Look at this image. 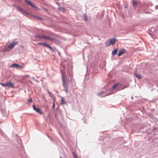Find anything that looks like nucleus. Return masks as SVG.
<instances>
[{
  "label": "nucleus",
  "instance_id": "a19ab883",
  "mask_svg": "<svg viewBox=\"0 0 158 158\" xmlns=\"http://www.w3.org/2000/svg\"><path fill=\"white\" fill-rule=\"evenodd\" d=\"M110 94H110H110H108L107 95H110Z\"/></svg>",
  "mask_w": 158,
  "mask_h": 158
},
{
  "label": "nucleus",
  "instance_id": "5701e85b",
  "mask_svg": "<svg viewBox=\"0 0 158 158\" xmlns=\"http://www.w3.org/2000/svg\"><path fill=\"white\" fill-rule=\"evenodd\" d=\"M46 43H38V44L45 47Z\"/></svg>",
  "mask_w": 158,
  "mask_h": 158
},
{
  "label": "nucleus",
  "instance_id": "bb28decb",
  "mask_svg": "<svg viewBox=\"0 0 158 158\" xmlns=\"http://www.w3.org/2000/svg\"><path fill=\"white\" fill-rule=\"evenodd\" d=\"M104 91H102L97 94L98 96H100L102 95L104 93Z\"/></svg>",
  "mask_w": 158,
  "mask_h": 158
},
{
  "label": "nucleus",
  "instance_id": "37998d69",
  "mask_svg": "<svg viewBox=\"0 0 158 158\" xmlns=\"http://www.w3.org/2000/svg\"><path fill=\"white\" fill-rule=\"evenodd\" d=\"M30 83H31V81H30Z\"/></svg>",
  "mask_w": 158,
  "mask_h": 158
},
{
  "label": "nucleus",
  "instance_id": "ea45409f",
  "mask_svg": "<svg viewBox=\"0 0 158 158\" xmlns=\"http://www.w3.org/2000/svg\"><path fill=\"white\" fill-rule=\"evenodd\" d=\"M131 99H133V97L132 96L131 98Z\"/></svg>",
  "mask_w": 158,
  "mask_h": 158
},
{
  "label": "nucleus",
  "instance_id": "c9c22d12",
  "mask_svg": "<svg viewBox=\"0 0 158 158\" xmlns=\"http://www.w3.org/2000/svg\"><path fill=\"white\" fill-rule=\"evenodd\" d=\"M51 35H54V34L53 33H51Z\"/></svg>",
  "mask_w": 158,
  "mask_h": 158
},
{
  "label": "nucleus",
  "instance_id": "6e6552de",
  "mask_svg": "<svg viewBox=\"0 0 158 158\" xmlns=\"http://www.w3.org/2000/svg\"><path fill=\"white\" fill-rule=\"evenodd\" d=\"M155 31V28L153 27H151L147 31V33L151 36L152 35V33L154 32Z\"/></svg>",
  "mask_w": 158,
  "mask_h": 158
},
{
  "label": "nucleus",
  "instance_id": "a211bd4d",
  "mask_svg": "<svg viewBox=\"0 0 158 158\" xmlns=\"http://www.w3.org/2000/svg\"><path fill=\"white\" fill-rule=\"evenodd\" d=\"M132 3L133 4V6L134 7H135L137 5V3L135 1V0L132 1Z\"/></svg>",
  "mask_w": 158,
  "mask_h": 158
},
{
  "label": "nucleus",
  "instance_id": "4be33fe9",
  "mask_svg": "<svg viewBox=\"0 0 158 158\" xmlns=\"http://www.w3.org/2000/svg\"><path fill=\"white\" fill-rule=\"evenodd\" d=\"M45 47H48V48H49L51 50H53V48H52L51 47L49 44H47L46 43V45L45 46Z\"/></svg>",
  "mask_w": 158,
  "mask_h": 158
},
{
  "label": "nucleus",
  "instance_id": "412c9836",
  "mask_svg": "<svg viewBox=\"0 0 158 158\" xmlns=\"http://www.w3.org/2000/svg\"><path fill=\"white\" fill-rule=\"evenodd\" d=\"M72 153L74 158H77V157L76 155V154L75 152H72Z\"/></svg>",
  "mask_w": 158,
  "mask_h": 158
},
{
  "label": "nucleus",
  "instance_id": "20e7f679",
  "mask_svg": "<svg viewBox=\"0 0 158 158\" xmlns=\"http://www.w3.org/2000/svg\"><path fill=\"white\" fill-rule=\"evenodd\" d=\"M33 110L35 111L37 113L40 114H43V112L41 111L40 109L38 107H36L34 105L32 106Z\"/></svg>",
  "mask_w": 158,
  "mask_h": 158
},
{
  "label": "nucleus",
  "instance_id": "423d86ee",
  "mask_svg": "<svg viewBox=\"0 0 158 158\" xmlns=\"http://www.w3.org/2000/svg\"><path fill=\"white\" fill-rule=\"evenodd\" d=\"M10 68L15 67L16 68H22V66L20 65L19 64L16 63H13L11 64L9 67Z\"/></svg>",
  "mask_w": 158,
  "mask_h": 158
},
{
  "label": "nucleus",
  "instance_id": "2f4dec72",
  "mask_svg": "<svg viewBox=\"0 0 158 158\" xmlns=\"http://www.w3.org/2000/svg\"><path fill=\"white\" fill-rule=\"evenodd\" d=\"M55 107V103H54V102L53 103V106H52L53 109H54Z\"/></svg>",
  "mask_w": 158,
  "mask_h": 158
},
{
  "label": "nucleus",
  "instance_id": "6ab92c4d",
  "mask_svg": "<svg viewBox=\"0 0 158 158\" xmlns=\"http://www.w3.org/2000/svg\"><path fill=\"white\" fill-rule=\"evenodd\" d=\"M33 16L35 18L39 20L40 21H42L43 20V19L39 16H37L34 15Z\"/></svg>",
  "mask_w": 158,
  "mask_h": 158
},
{
  "label": "nucleus",
  "instance_id": "a878e982",
  "mask_svg": "<svg viewBox=\"0 0 158 158\" xmlns=\"http://www.w3.org/2000/svg\"><path fill=\"white\" fill-rule=\"evenodd\" d=\"M56 44H59L60 43V42L58 40L55 39L54 41Z\"/></svg>",
  "mask_w": 158,
  "mask_h": 158
},
{
  "label": "nucleus",
  "instance_id": "39448f33",
  "mask_svg": "<svg viewBox=\"0 0 158 158\" xmlns=\"http://www.w3.org/2000/svg\"><path fill=\"white\" fill-rule=\"evenodd\" d=\"M18 44V42L17 41H13L11 43H10L9 45V48L10 49H11L13 48L14 46L17 44Z\"/></svg>",
  "mask_w": 158,
  "mask_h": 158
},
{
  "label": "nucleus",
  "instance_id": "4c0bfd02",
  "mask_svg": "<svg viewBox=\"0 0 158 158\" xmlns=\"http://www.w3.org/2000/svg\"><path fill=\"white\" fill-rule=\"evenodd\" d=\"M58 52L59 55V56H60V53L59 52Z\"/></svg>",
  "mask_w": 158,
  "mask_h": 158
},
{
  "label": "nucleus",
  "instance_id": "72a5a7b5",
  "mask_svg": "<svg viewBox=\"0 0 158 158\" xmlns=\"http://www.w3.org/2000/svg\"><path fill=\"white\" fill-rule=\"evenodd\" d=\"M31 79H33V80H34L35 81V77H32L31 78Z\"/></svg>",
  "mask_w": 158,
  "mask_h": 158
},
{
  "label": "nucleus",
  "instance_id": "f03ea898",
  "mask_svg": "<svg viewBox=\"0 0 158 158\" xmlns=\"http://www.w3.org/2000/svg\"><path fill=\"white\" fill-rule=\"evenodd\" d=\"M16 8L17 9V10H19V11L20 12V13L23 15H24L25 14L27 15H30V14L29 13L26 12L25 10H23L21 8L19 7L18 6H16Z\"/></svg>",
  "mask_w": 158,
  "mask_h": 158
},
{
  "label": "nucleus",
  "instance_id": "58836bf2",
  "mask_svg": "<svg viewBox=\"0 0 158 158\" xmlns=\"http://www.w3.org/2000/svg\"><path fill=\"white\" fill-rule=\"evenodd\" d=\"M35 81H36V82H39V81H38L37 80H35Z\"/></svg>",
  "mask_w": 158,
  "mask_h": 158
},
{
  "label": "nucleus",
  "instance_id": "9b49d317",
  "mask_svg": "<svg viewBox=\"0 0 158 158\" xmlns=\"http://www.w3.org/2000/svg\"><path fill=\"white\" fill-rule=\"evenodd\" d=\"M119 83H116L115 84H114V85H113L112 86L110 89H109L110 91H112L113 89L115 88L117 86H118V85H119Z\"/></svg>",
  "mask_w": 158,
  "mask_h": 158
},
{
  "label": "nucleus",
  "instance_id": "f8f14e48",
  "mask_svg": "<svg viewBox=\"0 0 158 158\" xmlns=\"http://www.w3.org/2000/svg\"><path fill=\"white\" fill-rule=\"evenodd\" d=\"M109 41L111 44L113 45L115 43L116 41V39L115 38H112L110 39Z\"/></svg>",
  "mask_w": 158,
  "mask_h": 158
},
{
  "label": "nucleus",
  "instance_id": "aec40b11",
  "mask_svg": "<svg viewBox=\"0 0 158 158\" xmlns=\"http://www.w3.org/2000/svg\"><path fill=\"white\" fill-rule=\"evenodd\" d=\"M111 44L110 43V42L109 41V40H107L106 43V47H108V46H109L110 45H111Z\"/></svg>",
  "mask_w": 158,
  "mask_h": 158
},
{
  "label": "nucleus",
  "instance_id": "4468645a",
  "mask_svg": "<svg viewBox=\"0 0 158 158\" xmlns=\"http://www.w3.org/2000/svg\"><path fill=\"white\" fill-rule=\"evenodd\" d=\"M10 48H9V46L8 47L6 48H5L3 49L2 50V51L3 52H8L9 51Z\"/></svg>",
  "mask_w": 158,
  "mask_h": 158
},
{
  "label": "nucleus",
  "instance_id": "2eb2a0df",
  "mask_svg": "<svg viewBox=\"0 0 158 158\" xmlns=\"http://www.w3.org/2000/svg\"><path fill=\"white\" fill-rule=\"evenodd\" d=\"M134 75L138 79H140L141 78V76L139 74L136 73V72L134 73Z\"/></svg>",
  "mask_w": 158,
  "mask_h": 158
},
{
  "label": "nucleus",
  "instance_id": "393cba45",
  "mask_svg": "<svg viewBox=\"0 0 158 158\" xmlns=\"http://www.w3.org/2000/svg\"><path fill=\"white\" fill-rule=\"evenodd\" d=\"M1 85L3 87H7V82L5 83H0Z\"/></svg>",
  "mask_w": 158,
  "mask_h": 158
},
{
  "label": "nucleus",
  "instance_id": "e433bc0d",
  "mask_svg": "<svg viewBox=\"0 0 158 158\" xmlns=\"http://www.w3.org/2000/svg\"><path fill=\"white\" fill-rule=\"evenodd\" d=\"M124 8H127V6H124Z\"/></svg>",
  "mask_w": 158,
  "mask_h": 158
},
{
  "label": "nucleus",
  "instance_id": "f704fd0d",
  "mask_svg": "<svg viewBox=\"0 0 158 158\" xmlns=\"http://www.w3.org/2000/svg\"><path fill=\"white\" fill-rule=\"evenodd\" d=\"M56 3L58 6H60V4L58 2H56Z\"/></svg>",
  "mask_w": 158,
  "mask_h": 158
},
{
  "label": "nucleus",
  "instance_id": "f3484780",
  "mask_svg": "<svg viewBox=\"0 0 158 158\" xmlns=\"http://www.w3.org/2000/svg\"><path fill=\"white\" fill-rule=\"evenodd\" d=\"M55 39H54L53 38H52L50 37L49 36H46V40H51L52 41H54V40Z\"/></svg>",
  "mask_w": 158,
  "mask_h": 158
},
{
  "label": "nucleus",
  "instance_id": "dca6fc26",
  "mask_svg": "<svg viewBox=\"0 0 158 158\" xmlns=\"http://www.w3.org/2000/svg\"><path fill=\"white\" fill-rule=\"evenodd\" d=\"M59 10L61 11L62 12H64L65 10V9L63 7L59 6L58 8Z\"/></svg>",
  "mask_w": 158,
  "mask_h": 158
},
{
  "label": "nucleus",
  "instance_id": "1a4fd4ad",
  "mask_svg": "<svg viewBox=\"0 0 158 158\" xmlns=\"http://www.w3.org/2000/svg\"><path fill=\"white\" fill-rule=\"evenodd\" d=\"M7 87L8 88L10 87L11 88H15V85L14 83L11 82H7Z\"/></svg>",
  "mask_w": 158,
  "mask_h": 158
},
{
  "label": "nucleus",
  "instance_id": "ddd939ff",
  "mask_svg": "<svg viewBox=\"0 0 158 158\" xmlns=\"http://www.w3.org/2000/svg\"><path fill=\"white\" fill-rule=\"evenodd\" d=\"M117 52H118L117 48H115V49H114V50H113L112 51L111 54L113 56H114L117 54Z\"/></svg>",
  "mask_w": 158,
  "mask_h": 158
},
{
  "label": "nucleus",
  "instance_id": "b1692460",
  "mask_svg": "<svg viewBox=\"0 0 158 158\" xmlns=\"http://www.w3.org/2000/svg\"><path fill=\"white\" fill-rule=\"evenodd\" d=\"M61 103L62 104H66V102L63 99H62L61 100Z\"/></svg>",
  "mask_w": 158,
  "mask_h": 158
},
{
  "label": "nucleus",
  "instance_id": "c756f323",
  "mask_svg": "<svg viewBox=\"0 0 158 158\" xmlns=\"http://www.w3.org/2000/svg\"><path fill=\"white\" fill-rule=\"evenodd\" d=\"M28 102H32L33 101L31 99H30L28 100Z\"/></svg>",
  "mask_w": 158,
  "mask_h": 158
},
{
  "label": "nucleus",
  "instance_id": "9d476101",
  "mask_svg": "<svg viewBox=\"0 0 158 158\" xmlns=\"http://www.w3.org/2000/svg\"><path fill=\"white\" fill-rule=\"evenodd\" d=\"M35 37L40 39H46V36H45L44 35H35Z\"/></svg>",
  "mask_w": 158,
  "mask_h": 158
},
{
  "label": "nucleus",
  "instance_id": "cd10ccee",
  "mask_svg": "<svg viewBox=\"0 0 158 158\" xmlns=\"http://www.w3.org/2000/svg\"><path fill=\"white\" fill-rule=\"evenodd\" d=\"M83 18L85 21H87V16L86 15H84Z\"/></svg>",
  "mask_w": 158,
  "mask_h": 158
},
{
  "label": "nucleus",
  "instance_id": "0eeeda50",
  "mask_svg": "<svg viewBox=\"0 0 158 158\" xmlns=\"http://www.w3.org/2000/svg\"><path fill=\"white\" fill-rule=\"evenodd\" d=\"M126 51V50L124 48H121L120 50L118 52V56H120L124 53Z\"/></svg>",
  "mask_w": 158,
  "mask_h": 158
},
{
  "label": "nucleus",
  "instance_id": "c85d7f7f",
  "mask_svg": "<svg viewBox=\"0 0 158 158\" xmlns=\"http://www.w3.org/2000/svg\"><path fill=\"white\" fill-rule=\"evenodd\" d=\"M128 87V85H125L124 86L122 87L121 88V89H124L125 88H127Z\"/></svg>",
  "mask_w": 158,
  "mask_h": 158
},
{
  "label": "nucleus",
  "instance_id": "f257e3e1",
  "mask_svg": "<svg viewBox=\"0 0 158 158\" xmlns=\"http://www.w3.org/2000/svg\"><path fill=\"white\" fill-rule=\"evenodd\" d=\"M62 77L63 86L64 89L65 91L66 92V94H67L68 88L67 85V84L65 81L66 77L65 76H64L63 73H62Z\"/></svg>",
  "mask_w": 158,
  "mask_h": 158
},
{
  "label": "nucleus",
  "instance_id": "473e14b6",
  "mask_svg": "<svg viewBox=\"0 0 158 158\" xmlns=\"http://www.w3.org/2000/svg\"><path fill=\"white\" fill-rule=\"evenodd\" d=\"M155 9H158V5H157L155 6Z\"/></svg>",
  "mask_w": 158,
  "mask_h": 158
},
{
  "label": "nucleus",
  "instance_id": "79ce46f5",
  "mask_svg": "<svg viewBox=\"0 0 158 158\" xmlns=\"http://www.w3.org/2000/svg\"><path fill=\"white\" fill-rule=\"evenodd\" d=\"M60 158H62V157H61V156H60Z\"/></svg>",
  "mask_w": 158,
  "mask_h": 158
},
{
  "label": "nucleus",
  "instance_id": "7c9ffc66",
  "mask_svg": "<svg viewBox=\"0 0 158 158\" xmlns=\"http://www.w3.org/2000/svg\"><path fill=\"white\" fill-rule=\"evenodd\" d=\"M48 94L51 95V96L52 97V93L50 92L48 90Z\"/></svg>",
  "mask_w": 158,
  "mask_h": 158
},
{
  "label": "nucleus",
  "instance_id": "7ed1b4c3",
  "mask_svg": "<svg viewBox=\"0 0 158 158\" xmlns=\"http://www.w3.org/2000/svg\"><path fill=\"white\" fill-rule=\"evenodd\" d=\"M25 1L26 3H27L28 5L31 6L32 7L35 9H36L37 8V7L33 4L31 1H30L28 0H25Z\"/></svg>",
  "mask_w": 158,
  "mask_h": 158
}]
</instances>
